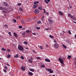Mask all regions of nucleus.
Masks as SVG:
<instances>
[{"mask_svg":"<svg viewBox=\"0 0 76 76\" xmlns=\"http://www.w3.org/2000/svg\"><path fill=\"white\" fill-rule=\"evenodd\" d=\"M18 50L20 51H25V49H23V47L20 45H19L18 46Z\"/></svg>","mask_w":76,"mask_h":76,"instance_id":"obj_1","label":"nucleus"},{"mask_svg":"<svg viewBox=\"0 0 76 76\" xmlns=\"http://www.w3.org/2000/svg\"><path fill=\"white\" fill-rule=\"evenodd\" d=\"M54 47L56 48H58L59 45L58 43H55L54 45Z\"/></svg>","mask_w":76,"mask_h":76,"instance_id":"obj_2","label":"nucleus"},{"mask_svg":"<svg viewBox=\"0 0 76 76\" xmlns=\"http://www.w3.org/2000/svg\"><path fill=\"white\" fill-rule=\"evenodd\" d=\"M45 70L48 71V72H50V73H53V71H52V69H46Z\"/></svg>","mask_w":76,"mask_h":76,"instance_id":"obj_3","label":"nucleus"},{"mask_svg":"<svg viewBox=\"0 0 76 76\" xmlns=\"http://www.w3.org/2000/svg\"><path fill=\"white\" fill-rule=\"evenodd\" d=\"M58 60L60 61L61 63V64H64V61L61 58H58Z\"/></svg>","mask_w":76,"mask_h":76,"instance_id":"obj_4","label":"nucleus"},{"mask_svg":"<svg viewBox=\"0 0 76 76\" xmlns=\"http://www.w3.org/2000/svg\"><path fill=\"white\" fill-rule=\"evenodd\" d=\"M39 13V11L38 10V9H36V10H35L34 13H36V14H38Z\"/></svg>","mask_w":76,"mask_h":76,"instance_id":"obj_5","label":"nucleus"},{"mask_svg":"<svg viewBox=\"0 0 76 76\" xmlns=\"http://www.w3.org/2000/svg\"><path fill=\"white\" fill-rule=\"evenodd\" d=\"M58 13H59V15H61V16H62V15H64V13H63L62 12H61V11H59Z\"/></svg>","mask_w":76,"mask_h":76,"instance_id":"obj_6","label":"nucleus"},{"mask_svg":"<svg viewBox=\"0 0 76 76\" xmlns=\"http://www.w3.org/2000/svg\"><path fill=\"white\" fill-rule=\"evenodd\" d=\"M4 6H5V7H7V6H8V4L6 2H4Z\"/></svg>","mask_w":76,"mask_h":76,"instance_id":"obj_7","label":"nucleus"},{"mask_svg":"<svg viewBox=\"0 0 76 76\" xmlns=\"http://www.w3.org/2000/svg\"><path fill=\"white\" fill-rule=\"evenodd\" d=\"M13 35L14 37H18V34H16V33L15 32H14Z\"/></svg>","mask_w":76,"mask_h":76,"instance_id":"obj_8","label":"nucleus"},{"mask_svg":"<svg viewBox=\"0 0 76 76\" xmlns=\"http://www.w3.org/2000/svg\"><path fill=\"white\" fill-rule=\"evenodd\" d=\"M38 4H36V5H34L33 7V8L34 9H35L37 7H38Z\"/></svg>","mask_w":76,"mask_h":76,"instance_id":"obj_9","label":"nucleus"},{"mask_svg":"<svg viewBox=\"0 0 76 76\" xmlns=\"http://www.w3.org/2000/svg\"><path fill=\"white\" fill-rule=\"evenodd\" d=\"M45 61H46V62H50V60L48 58L45 59Z\"/></svg>","mask_w":76,"mask_h":76,"instance_id":"obj_10","label":"nucleus"},{"mask_svg":"<svg viewBox=\"0 0 76 76\" xmlns=\"http://www.w3.org/2000/svg\"><path fill=\"white\" fill-rule=\"evenodd\" d=\"M21 70H22L24 71L25 70V67H24L23 66H21Z\"/></svg>","mask_w":76,"mask_h":76,"instance_id":"obj_11","label":"nucleus"},{"mask_svg":"<svg viewBox=\"0 0 76 76\" xmlns=\"http://www.w3.org/2000/svg\"><path fill=\"white\" fill-rule=\"evenodd\" d=\"M68 17H70V18H71L72 19H73V16H72L70 14H68Z\"/></svg>","mask_w":76,"mask_h":76,"instance_id":"obj_12","label":"nucleus"},{"mask_svg":"<svg viewBox=\"0 0 76 76\" xmlns=\"http://www.w3.org/2000/svg\"><path fill=\"white\" fill-rule=\"evenodd\" d=\"M37 3H39V1H35L34 2V5H37V4H37Z\"/></svg>","mask_w":76,"mask_h":76,"instance_id":"obj_13","label":"nucleus"},{"mask_svg":"<svg viewBox=\"0 0 76 76\" xmlns=\"http://www.w3.org/2000/svg\"><path fill=\"white\" fill-rule=\"evenodd\" d=\"M38 47L39 48H40V49H41V50H42L43 48V47L42 46L40 45V46H39Z\"/></svg>","mask_w":76,"mask_h":76,"instance_id":"obj_14","label":"nucleus"},{"mask_svg":"<svg viewBox=\"0 0 76 76\" xmlns=\"http://www.w3.org/2000/svg\"><path fill=\"white\" fill-rule=\"evenodd\" d=\"M28 61L29 63H32V60L30 59H29L28 60Z\"/></svg>","mask_w":76,"mask_h":76,"instance_id":"obj_15","label":"nucleus"},{"mask_svg":"<svg viewBox=\"0 0 76 76\" xmlns=\"http://www.w3.org/2000/svg\"><path fill=\"white\" fill-rule=\"evenodd\" d=\"M36 28L37 29H40V27L39 26H37V27H36Z\"/></svg>","mask_w":76,"mask_h":76,"instance_id":"obj_16","label":"nucleus"},{"mask_svg":"<svg viewBox=\"0 0 76 76\" xmlns=\"http://www.w3.org/2000/svg\"><path fill=\"white\" fill-rule=\"evenodd\" d=\"M19 57V55L18 54H17L16 56H15V58H18Z\"/></svg>","mask_w":76,"mask_h":76,"instance_id":"obj_17","label":"nucleus"},{"mask_svg":"<svg viewBox=\"0 0 76 76\" xmlns=\"http://www.w3.org/2000/svg\"><path fill=\"white\" fill-rule=\"evenodd\" d=\"M67 58H68V59H70L71 58V56L69 55V56H68Z\"/></svg>","mask_w":76,"mask_h":76,"instance_id":"obj_18","label":"nucleus"},{"mask_svg":"<svg viewBox=\"0 0 76 76\" xmlns=\"http://www.w3.org/2000/svg\"><path fill=\"white\" fill-rule=\"evenodd\" d=\"M62 46L63 47H64V48H67V47H66V45H64L63 44L62 45Z\"/></svg>","mask_w":76,"mask_h":76,"instance_id":"obj_19","label":"nucleus"},{"mask_svg":"<svg viewBox=\"0 0 76 76\" xmlns=\"http://www.w3.org/2000/svg\"><path fill=\"white\" fill-rule=\"evenodd\" d=\"M40 10H42V7H39L38 8Z\"/></svg>","mask_w":76,"mask_h":76,"instance_id":"obj_20","label":"nucleus"},{"mask_svg":"<svg viewBox=\"0 0 76 76\" xmlns=\"http://www.w3.org/2000/svg\"><path fill=\"white\" fill-rule=\"evenodd\" d=\"M28 75H33V73H32L31 72H29L28 73Z\"/></svg>","mask_w":76,"mask_h":76,"instance_id":"obj_21","label":"nucleus"},{"mask_svg":"<svg viewBox=\"0 0 76 76\" xmlns=\"http://www.w3.org/2000/svg\"><path fill=\"white\" fill-rule=\"evenodd\" d=\"M4 26L5 27V28H7V27H8V26H7V25H6V24H4Z\"/></svg>","mask_w":76,"mask_h":76,"instance_id":"obj_22","label":"nucleus"},{"mask_svg":"<svg viewBox=\"0 0 76 76\" xmlns=\"http://www.w3.org/2000/svg\"><path fill=\"white\" fill-rule=\"evenodd\" d=\"M41 22V20H39L37 22V24H39V23H40Z\"/></svg>","mask_w":76,"mask_h":76,"instance_id":"obj_23","label":"nucleus"},{"mask_svg":"<svg viewBox=\"0 0 76 76\" xmlns=\"http://www.w3.org/2000/svg\"><path fill=\"white\" fill-rule=\"evenodd\" d=\"M4 69H6V70H8V68L7 66H4Z\"/></svg>","mask_w":76,"mask_h":76,"instance_id":"obj_24","label":"nucleus"},{"mask_svg":"<svg viewBox=\"0 0 76 76\" xmlns=\"http://www.w3.org/2000/svg\"><path fill=\"white\" fill-rule=\"evenodd\" d=\"M26 33H29V32H30V31H29L28 30H27L26 31Z\"/></svg>","mask_w":76,"mask_h":76,"instance_id":"obj_25","label":"nucleus"},{"mask_svg":"<svg viewBox=\"0 0 76 76\" xmlns=\"http://www.w3.org/2000/svg\"><path fill=\"white\" fill-rule=\"evenodd\" d=\"M24 44H26V45H27L28 44V42L26 41H25L23 42Z\"/></svg>","mask_w":76,"mask_h":76,"instance_id":"obj_26","label":"nucleus"},{"mask_svg":"<svg viewBox=\"0 0 76 76\" xmlns=\"http://www.w3.org/2000/svg\"><path fill=\"white\" fill-rule=\"evenodd\" d=\"M49 37L51 38H54V37L51 35H49Z\"/></svg>","mask_w":76,"mask_h":76,"instance_id":"obj_27","label":"nucleus"},{"mask_svg":"<svg viewBox=\"0 0 76 76\" xmlns=\"http://www.w3.org/2000/svg\"><path fill=\"white\" fill-rule=\"evenodd\" d=\"M49 22H50V23H52L53 22V20H49Z\"/></svg>","mask_w":76,"mask_h":76,"instance_id":"obj_28","label":"nucleus"},{"mask_svg":"<svg viewBox=\"0 0 76 76\" xmlns=\"http://www.w3.org/2000/svg\"><path fill=\"white\" fill-rule=\"evenodd\" d=\"M30 70L31 72H34V69H30Z\"/></svg>","mask_w":76,"mask_h":76,"instance_id":"obj_29","label":"nucleus"},{"mask_svg":"<svg viewBox=\"0 0 76 76\" xmlns=\"http://www.w3.org/2000/svg\"><path fill=\"white\" fill-rule=\"evenodd\" d=\"M8 34H9V35H10V36H11V37H12V34H11V33L10 32L8 33Z\"/></svg>","mask_w":76,"mask_h":76,"instance_id":"obj_30","label":"nucleus"},{"mask_svg":"<svg viewBox=\"0 0 76 76\" xmlns=\"http://www.w3.org/2000/svg\"><path fill=\"white\" fill-rule=\"evenodd\" d=\"M21 58L22 60H23V59H24V57H23V56H21Z\"/></svg>","mask_w":76,"mask_h":76,"instance_id":"obj_31","label":"nucleus"},{"mask_svg":"<svg viewBox=\"0 0 76 76\" xmlns=\"http://www.w3.org/2000/svg\"><path fill=\"white\" fill-rule=\"evenodd\" d=\"M2 50H3V51H6V50L3 48H2Z\"/></svg>","mask_w":76,"mask_h":76,"instance_id":"obj_32","label":"nucleus"},{"mask_svg":"<svg viewBox=\"0 0 76 76\" xmlns=\"http://www.w3.org/2000/svg\"><path fill=\"white\" fill-rule=\"evenodd\" d=\"M42 67V68H44V67H45V65H42L41 66Z\"/></svg>","mask_w":76,"mask_h":76,"instance_id":"obj_33","label":"nucleus"},{"mask_svg":"<svg viewBox=\"0 0 76 76\" xmlns=\"http://www.w3.org/2000/svg\"><path fill=\"white\" fill-rule=\"evenodd\" d=\"M7 58H10V54H8L7 56Z\"/></svg>","mask_w":76,"mask_h":76,"instance_id":"obj_34","label":"nucleus"},{"mask_svg":"<svg viewBox=\"0 0 76 76\" xmlns=\"http://www.w3.org/2000/svg\"><path fill=\"white\" fill-rule=\"evenodd\" d=\"M36 58H37V59H38L39 60H40V59H41L40 57H37Z\"/></svg>","mask_w":76,"mask_h":76,"instance_id":"obj_35","label":"nucleus"},{"mask_svg":"<svg viewBox=\"0 0 76 76\" xmlns=\"http://www.w3.org/2000/svg\"><path fill=\"white\" fill-rule=\"evenodd\" d=\"M20 10H21V11H23V9H22V8H20Z\"/></svg>","mask_w":76,"mask_h":76,"instance_id":"obj_36","label":"nucleus"},{"mask_svg":"<svg viewBox=\"0 0 76 76\" xmlns=\"http://www.w3.org/2000/svg\"><path fill=\"white\" fill-rule=\"evenodd\" d=\"M45 1L46 2L47 4H48V1H47V0H45Z\"/></svg>","mask_w":76,"mask_h":76,"instance_id":"obj_37","label":"nucleus"},{"mask_svg":"<svg viewBox=\"0 0 76 76\" xmlns=\"http://www.w3.org/2000/svg\"><path fill=\"white\" fill-rule=\"evenodd\" d=\"M4 72L5 73H6V72H7V71H6V70L4 69Z\"/></svg>","mask_w":76,"mask_h":76,"instance_id":"obj_38","label":"nucleus"},{"mask_svg":"<svg viewBox=\"0 0 76 76\" xmlns=\"http://www.w3.org/2000/svg\"><path fill=\"white\" fill-rule=\"evenodd\" d=\"M68 32L69 34H71V32H70V30Z\"/></svg>","mask_w":76,"mask_h":76,"instance_id":"obj_39","label":"nucleus"},{"mask_svg":"<svg viewBox=\"0 0 76 76\" xmlns=\"http://www.w3.org/2000/svg\"><path fill=\"white\" fill-rule=\"evenodd\" d=\"M50 28H47L45 29V30H50Z\"/></svg>","mask_w":76,"mask_h":76,"instance_id":"obj_40","label":"nucleus"},{"mask_svg":"<svg viewBox=\"0 0 76 76\" xmlns=\"http://www.w3.org/2000/svg\"><path fill=\"white\" fill-rule=\"evenodd\" d=\"M22 35H25V32H23L22 33Z\"/></svg>","mask_w":76,"mask_h":76,"instance_id":"obj_41","label":"nucleus"},{"mask_svg":"<svg viewBox=\"0 0 76 76\" xmlns=\"http://www.w3.org/2000/svg\"><path fill=\"white\" fill-rule=\"evenodd\" d=\"M3 9V7H0V10H2Z\"/></svg>","mask_w":76,"mask_h":76,"instance_id":"obj_42","label":"nucleus"},{"mask_svg":"<svg viewBox=\"0 0 76 76\" xmlns=\"http://www.w3.org/2000/svg\"><path fill=\"white\" fill-rule=\"evenodd\" d=\"M21 4L20 3L18 4V6H20Z\"/></svg>","mask_w":76,"mask_h":76,"instance_id":"obj_43","label":"nucleus"},{"mask_svg":"<svg viewBox=\"0 0 76 76\" xmlns=\"http://www.w3.org/2000/svg\"><path fill=\"white\" fill-rule=\"evenodd\" d=\"M19 28H22V26H20L19 27Z\"/></svg>","mask_w":76,"mask_h":76,"instance_id":"obj_44","label":"nucleus"},{"mask_svg":"<svg viewBox=\"0 0 76 76\" xmlns=\"http://www.w3.org/2000/svg\"><path fill=\"white\" fill-rule=\"evenodd\" d=\"M21 22H22V23H23V24H24L25 23L24 22H23V21H22Z\"/></svg>","mask_w":76,"mask_h":76,"instance_id":"obj_45","label":"nucleus"},{"mask_svg":"<svg viewBox=\"0 0 76 76\" xmlns=\"http://www.w3.org/2000/svg\"><path fill=\"white\" fill-rule=\"evenodd\" d=\"M17 19H19L20 18V17H19V16H18L17 17Z\"/></svg>","mask_w":76,"mask_h":76,"instance_id":"obj_46","label":"nucleus"},{"mask_svg":"<svg viewBox=\"0 0 76 76\" xmlns=\"http://www.w3.org/2000/svg\"><path fill=\"white\" fill-rule=\"evenodd\" d=\"M2 12L3 13H6V11H5L3 10Z\"/></svg>","mask_w":76,"mask_h":76,"instance_id":"obj_47","label":"nucleus"},{"mask_svg":"<svg viewBox=\"0 0 76 76\" xmlns=\"http://www.w3.org/2000/svg\"><path fill=\"white\" fill-rule=\"evenodd\" d=\"M43 11H44V13H45V10L44 9H43Z\"/></svg>","mask_w":76,"mask_h":76,"instance_id":"obj_48","label":"nucleus"},{"mask_svg":"<svg viewBox=\"0 0 76 76\" xmlns=\"http://www.w3.org/2000/svg\"><path fill=\"white\" fill-rule=\"evenodd\" d=\"M26 50H29V48L26 47Z\"/></svg>","mask_w":76,"mask_h":76,"instance_id":"obj_49","label":"nucleus"},{"mask_svg":"<svg viewBox=\"0 0 76 76\" xmlns=\"http://www.w3.org/2000/svg\"><path fill=\"white\" fill-rule=\"evenodd\" d=\"M33 53H36V51H35V50H33Z\"/></svg>","mask_w":76,"mask_h":76,"instance_id":"obj_50","label":"nucleus"},{"mask_svg":"<svg viewBox=\"0 0 76 76\" xmlns=\"http://www.w3.org/2000/svg\"><path fill=\"white\" fill-rule=\"evenodd\" d=\"M33 35H35L36 34V33H33Z\"/></svg>","mask_w":76,"mask_h":76,"instance_id":"obj_51","label":"nucleus"},{"mask_svg":"<svg viewBox=\"0 0 76 76\" xmlns=\"http://www.w3.org/2000/svg\"><path fill=\"white\" fill-rule=\"evenodd\" d=\"M46 14L47 15H48L49 14V13H48V12H46Z\"/></svg>","mask_w":76,"mask_h":76,"instance_id":"obj_52","label":"nucleus"},{"mask_svg":"<svg viewBox=\"0 0 76 76\" xmlns=\"http://www.w3.org/2000/svg\"><path fill=\"white\" fill-rule=\"evenodd\" d=\"M62 66H64V64H62Z\"/></svg>","mask_w":76,"mask_h":76,"instance_id":"obj_53","label":"nucleus"},{"mask_svg":"<svg viewBox=\"0 0 76 76\" xmlns=\"http://www.w3.org/2000/svg\"><path fill=\"white\" fill-rule=\"evenodd\" d=\"M7 65L8 66H10V65L8 64H7Z\"/></svg>","mask_w":76,"mask_h":76,"instance_id":"obj_54","label":"nucleus"},{"mask_svg":"<svg viewBox=\"0 0 76 76\" xmlns=\"http://www.w3.org/2000/svg\"><path fill=\"white\" fill-rule=\"evenodd\" d=\"M14 22H16V20H14Z\"/></svg>","mask_w":76,"mask_h":76,"instance_id":"obj_55","label":"nucleus"},{"mask_svg":"<svg viewBox=\"0 0 76 76\" xmlns=\"http://www.w3.org/2000/svg\"><path fill=\"white\" fill-rule=\"evenodd\" d=\"M44 16H43L42 17V19H44Z\"/></svg>","mask_w":76,"mask_h":76,"instance_id":"obj_56","label":"nucleus"},{"mask_svg":"<svg viewBox=\"0 0 76 76\" xmlns=\"http://www.w3.org/2000/svg\"><path fill=\"white\" fill-rule=\"evenodd\" d=\"M48 1V2H50V0H47Z\"/></svg>","mask_w":76,"mask_h":76,"instance_id":"obj_57","label":"nucleus"},{"mask_svg":"<svg viewBox=\"0 0 76 76\" xmlns=\"http://www.w3.org/2000/svg\"><path fill=\"white\" fill-rule=\"evenodd\" d=\"M8 51H10V50L8 49L7 50Z\"/></svg>","mask_w":76,"mask_h":76,"instance_id":"obj_58","label":"nucleus"},{"mask_svg":"<svg viewBox=\"0 0 76 76\" xmlns=\"http://www.w3.org/2000/svg\"><path fill=\"white\" fill-rule=\"evenodd\" d=\"M54 42H55V43H56V42H56V41L55 40L54 41Z\"/></svg>","mask_w":76,"mask_h":76,"instance_id":"obj_59","label":"nucleus"},{"mask_svg":"<svg viewBox=\"0 0 76 76\" xmlns=\"http://www.w3.org/2000/svg\"><path fill=\"white\" fill-rule=\"evenodd\" d=\"M75 38L76 39V34H75Z\"/></svg>","mask_w":76,"mask_h":76,"instance_id":"obj_60","label":"nucleus"},{"mask_svg":"<svg viewBox=\"0 0 76 76\" xmlns=\"http://www.w3.org/2000/svg\"><path fill=\"white\" fill-rule=\"evenodd\" d=\"M69 7L70 8H72V6H69Z\"/></svg>","mask_w":76,"mask_h":76,"instance_id":"obj_61","label":"nucleus"},{"mask_svg":"<svg viewBox=\"0 0 76 76\" xmlns=\"http://www.w3.org/2000/svg\"><path fill=\"white\" fill-rule=\"evenodd\" d=\"M74 23H76V22L74 21Z\"/></svg>","mask_w":76,"mask_h":76,"instance_id":"obj_62","label":"nucleus"},{"mask_svg":"<svg viewBox=\"0 0 76 76\" xmlns=\"http://www.w3.org/2000/svg\"><path fill=\"white\" fill-rule=\"evenodd\" d=\"M31 60H33V58H31Z\"/></svg>","mask_w":76,"mask_h":76,"instance_id":"obj_63","label":"nucleus"},{"mask_svg":"<svg viewBox=\"0 0 76 76\" xmlns=\"http://www.w3.org/2000/svg\"><path fill=\"white\" fill-rule=\"evenodd\" d=\"M53 76H56V75H53Z\"/></svg>","mask_w":76,"mask_h":76,"instance_id":"obj_64","label":"nucleus"}]
</instances>
